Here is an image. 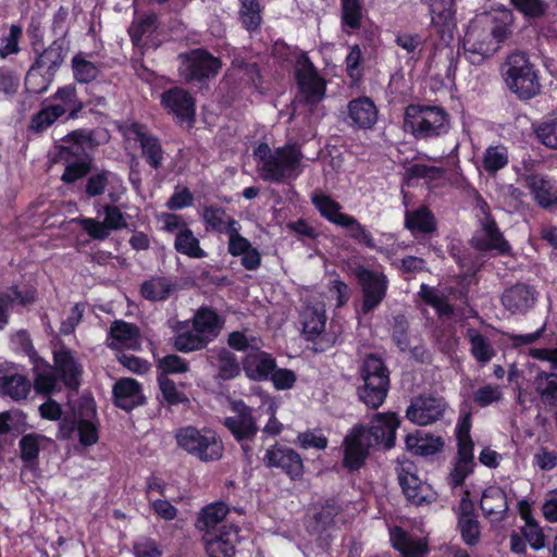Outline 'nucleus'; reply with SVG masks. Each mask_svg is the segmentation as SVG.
I'll use <instances>...</instances> for the list:
<instances>
[{"instance_id":"14","label":"nucleus","mask_w":557,"mask_h":557,"mask_svg":"<svg viewBox=\"0 0 557 557\" xmlns=\"http://www.w3.org/2000/svg\"><path fill=\"white\" fill-rule=\"evenodd\" d=\"M344 443V465L351 470L358 469L363 465L369 449L374 446L367 433V429L362 425L355 426L346 435Z\"/></svg>"},{"instance_id":"1","label":"nucleus","mask_w":557,"mask_h":557,"mask_svg":"<svg viewBox=\"0 0 557 557\" xmlns=\"http://www.w3.org/2000/svg\"><path fill=\"white\" fill-rule=\"evenodd\" d=\"M228 507L222 502H214L203 507L197 518L196 528L203 532V541L209 557H234L238 543V529L223 525L218 534L216 527L226 518Z\"/></svg>"},{"instance_id":"48","label":"nucleus","mask_w":557,"mask_h":557,"mask_svg":"<svg viewBox=\"0 0 557 557\" xmlns=\"http://www.w3.org/2000/svg\"><path fill=\"white\" fill-rule=\"evenodd\" d=\"M521 518L524 520V525L521 530L523 537L532 548L536 550L543 548L545 546V536L540 525L531 517L529 509L521 508Z\"/></svg>"},{"instance_id":"25","label":"nucleus","mask_w":557,"mask_h":557,"mask_svg":"<svg viewBox=\"0 0 557 557\" xmlns=\"http://www.w3.org/2000/svg\"><path fill=\"white\" fill-rule=\"evenodd\" d=\"M324 304L318 301L306 306L300 313L302 332L308 339H314L321 335L326 325Z\"/></svg>"},{"instance_id":"21","label":"nucleus","mask_w":557,"mask_h":557,"mask_svg":"<svg viewBox=\"0 0 557 557\" xmlns=\"http://www.w3.org/2000/svg\"><path fill=\"white\" fill-rule=\"evenodd\" d=\"M161 103L181 123L190 122L195 115V104L188 92L181 88H172L161 96Z\"/></svg>"},{"instance_id":"53","label":"nucleus","mask_w":557,"mask_h":557,"mask_svg":"<svg viewBox=\"0 0 557 557\" xmlns=\"http://www.w3.org/2000/svg\"><path fill=\"white\" fill-rule=\"evenodd\" d=\"M508 163V152L504 146L488 147L483 157V168L490 174H494Z\"/></svg>"},{"instance_id":"46","label":"nucleus","mask_w":557,"mask_h":557,"mask_svg":"<svg viewBox=\"0 0 557 557\" xmlns=\"http://www.w3.org/2000/svg\"><path fill=\"white\" fill-rule=\"evenodd\" d=\"M174 248L177 252L194 259H202L207 256L206 251L200 247L198 238L189 227L176 236Z\"/></svg>"},{"instance_id":"62","label":"nucleus","mask_w":557,"mask_h":557,"mask_svg":"<svg viewBox=\"0 0 557 557\" xmlns=\"http://www.w3.org/2000/svg\"><path fill=\"white\" fill-rule=\"evenodd\" d=\"M503 398L500 386L487 384L479 387L473 394V401L480 407H486Z\"/></svg>"},{"instance_id":"19","label":"nucleus","mask_w":557,"mask_h":557,"mask_svg":"<svg viewBox=\"0 0 557 557\" xmlns=\"http://www.w3.org/2000/svg\"><path fill=\"white\" fill-rule=\"evenodd\" d=\"M399 426V420L393 412L376 413L371 420L367 433L374 446L391 448L395 443V433Z\"/></svg>"},{"instance_id":"8","label":"nucleus","mask_w":557,"mask_h":557,"mask_svg":"<svg viewBox=\"0 0 557 557\" xmlns=\"http://www.w3.org/2000/svg\"><path fill=\"white\" fill-rule=\"evenodd\" d=\"M470 416L466 414L459 420L456 426L458 459L449 474V484L453 487L461 485L465 479L472 472L473 469V443L470 437Z\"/></svg>"},{"instance_id":"24","label":"nucleus","mask_w":557,"mask_h":557,"mask_svg":"<svg viewBox=\"0 0 557 557\" xmlns=\"http://www.w3.org/2000/svg\"><path fill=\"white\" fill-rule=\"evenodd\" d=\"M275 368V360L272 356L260 348L247 352L243 369L246 375L255 381L268 380Z\"/></svg>"},{"instance_id":"57","label":"nucleus","mask_w":557,"mask_h":557,"mask_svg":"<svg viewBox=\"0 0 557 557\" xmlns=\"http://www.w3.org/2000/svg\"><path fill=\"white\" fill-rule=\"evenodd\" d=\"M343 25L349 29H357L360 26L362 12L360 0H342Z\"/></svg>"},{"instance_id":"12","label":"nucleus","mask_w":557,"mask_h":557,"mask_svg":"<svg viewBox=\"0 0 557 557\" xmlns=\"http://www.w3.org/2000/svg\"><path fill=\"white\" fill-rule=\"evenodd\" d=\"M363 292L362 310L369 312L383 300L386 294V278L379 271H371L362 267L354 270Z\"/></svg>"},{"instance_id":"58","label":"nucleus","mask_w":557,"mask_h":557,"mask_svg":"<svg viewBox=\"0 0 557 557\" xmlns=\"http://www.w3.org/2000/svg\"><path fill=\"white\" fill-rule=\"evenodd\" d=\"M228 345L236 350H248L249 352L260 348L262 342L259 337L248 331H236L230 334Z\"/></svg>"},{"instance_id":"11","label":"nucleus","mask_w":557,"mask_h":557,"mask_svg":"<svg viewBox=\"0 0 557 557\" xmlns=\"http://www.w3.org/2000/svg\"><path fill=\"white\" fill-rule=\"evenodd\" d=\"M180 73L187 81L209 78L218 73L221 63L203 50H193L181 55Z\"/></svg>"},{"instance_id":"49","label":"nucleus","mask_w":557,"mask_h":557,"mask_svg":"<svg viewBox=\"0 0 557 557\" xmlns=\"http://www.w3.org/2000/svg\"><path fill=\"white\" fill-rule=\"evenodd\" d=\"M72 70L74 78L78 83H89L94 81L98 73V66L89 61L83 53H78L72 59Z\"/></svg>"},{"instance_id":"17","label":"nucleus","mask_w":557,"mask_h":557,"mask_svg":"<svg viewBox=\"0 0 557 557\" xmlns=\"http://www.w3.org/2000/svg\"><path fill=\"white\" fill-rule=\"evenodd\" d=\"M494 38L487 35V27L482 26L476 17L470 25L463 40V53L466 59L472 64H481L494 52H485L480 48L487 42H493Z\"/></svg>"},{"instance_id":"43","label":"nucleus","mask_w":557,"mask_h":557,"mask_svg":"<svg viewBox=\"0 0 557 557\" xmlns=\"http://www.w3.org/2000/svg\"><path fill=\"white\" fill-rule=\"evenodd\" d=\"M312 203L320 212V214L329 222L339 225L344 218L347 215L341 211V205L324 194H315L312 196Z\"/></svg>"},{"instance_id":"20","label":"nucleus","mask_w":557,"mask_h":557,"mask_svg":"<svg viewBox=\"0 0 557 557\" xmlns=\"http://www.w3.org/2000/svg\"><path fill=\"white\" fill-rule=\"evenodd\" d=\"M268 467L283 469L293 480L301 476L304 465L300 456L292 448L275 445L264 455Z\"/></svg>"},{"instance_id":"27","label":"nucleus","mask_w":557,"mask_h":557,"mask_svg":"<svg viewBox=\"0 0 557 557\" xmlns=\"http://www.w3.org/2000/svg\"><path fill=\"white\" fill-rule=\"evenodd\" d=\"M502 301L510 312L523 313L533 307L535 293L528 285L517 284L504 293Z\"/></svg>"},{"instance_id":"36","label":"nucleus","mask_w":557,"mask_h":557,"mask_svg":"<svg viewBox=\"0 0 557 557\" xmlns=\"http://www.w3.org/2000/svg\"><path fill=\"white\" fill-rule=\"evenodd\" d=\"M54 362L64 383L72 388L76 387L81 375V366L72 354L66 349H60L54 352Z\"/></svg>"},{"instance_id":"37","label":"nucleus","mask_w":557,"mask_h":557,"mask_svg":"<svg viewBox=\"0 0 557 557\" xmlns=\"http://www.w3.org/2000/svg\"><path fill=\"white\" fill-rule=\"evenodd\" d=\"M32 363L35 373L34 386L36 392L52 393L57 386V379L51 366L38 356H32Z\"/></svg>"},{"instance_id":"35","label":"nucleus","mask_w":557,"mask_h":557,"mask_svg":"<svg viewBox=\"0 0 557 557\" xmlns=\"http://www.w3.org/2000/svg\"><path fill=\"white\" fill-rule=\"evenodd\" d=\"M208 361L219 370V376L230 380L239 374V364L236 358L225 348H215L208 352Z\"/></svg>"},{"instance_id":"34","label":"nucleus","mask_w":557,"mask_h":557,"mask_svg":"<svg viewBox=\"0 0 557 557\" xmlns=\"http://www.w3.org/2000/svg\"><path fill=\"white\" fill-rule=\"evenodd\" d=\"M391 542L404 557H423L426 553V543L421 540H414L405 533L400 528L391 530Z\"/></svg>"},{"instance_id":"2","label":"nucleus","mask_w":557,"mask_h":557,"mask_svg":"<svg viewBox=\"0 0 557 557\" xmlns=\"http://www.w3.org/2000/svg\"><path fill=\"white\" fill-rule=\"evenodd\" d=\"M253 157L259 176L267 182L295 180L302 172L304 154L296 145L287 144L272 149L268 144H259Z\"/></svg>"},{"instance_id":"33","label":"nucleus","mask_w":557,"mask_h":557,"mask_svg":"<svg viewBox=\"0 0 557 557\" xmlns=\"http://www.w3.org/2000/svg\"><path fill=\"white\" fill-rule=\"evenodd\" d=\"M405 443L408 451L420 456L434 455L443 446V442L440 437L432 436L422 431L408 434Z\"/></svg>"},{"instance_id":"38","label":"nucleus","mask_w":557,"mask_h":557,"mask_svg":"<svg viewBox=\"0 0 557 557\" xmlns=\"http://www.w3.org/2000/svg\"><path fill=\"white\" fill-rule=\"evenodd\" d=\"M432 24L443 35L450 34L455 27L454 12L450 4L444 0H432L430 5Z\"/></svg>"},{"instance_id":"61","label":"nucleus","mask_w":557,"mask_h":557,"mask_svg":"<svg viewBox=\"0 0 557 557\" xmlns=\"http://www.w3.org/2000/svg\"><path fill=\"white\" fill-rule=\"evenodd\" d=\"M46 440L45 436L36 434L23 436L20 442L22 459L27 462H34L39 455L41 443Z\"/></svg>"},{"instance_id":"52","label":"nucleus","mask_w":557,"mask_h":557,"mask_svg":"<svg viewBox=\"0 0 557 557\" xmlns=\"http://www.w3.org/2000/svg\"><path fill=\"white\" fill-rule=\"evenodd\" d=\"M239 16L248 30L257 29L262 21L261 5L258 0H239Z\"/></svg>"},{"instance_id":"44","label":"nucleus","mask_w":557,"mask_h":557,"mask_svg":"<svg viewBox=\"0 0 557 557\" xmlns=\"http://www.w3.org/2000/svg\"><path fill=\"white\" fill-rule=\"evenodd\" d=\"M202 218L208 228L219 233H231L237 222L220 208L209 207L203 210Z\"/></svg>"},{"instance_id":"31","label":"nucleus","mask_w":557,"mask_h":557,"mask_svg":"<svg viewBox=\"0 0 557 557\" xmlns=\"http://www.w3.org/2000/svg\"><path fill=\"white\" fill-rule=\"evenodd\" d=\"M524 185L530 190L533 200L541 207H548L557 202V194L552 182L544 175L530 174L524 177Z\"/></svg>"},{"instance_id":"41","label":"nucleus","mask_w":557,"mask_h":557,"mask_svg":"<svg viewBox=\"0 0 557 557\" xmlns=\"http://www.w3.org/2000/svg\"><path fill=\"white\" fill-rule=\"evenodd\" d=\"M132 133L135 135V140L140 143L143 153L147 158V161L153 168H159L162 162V149L158 139L144 133L137 124L134 125Z\"/></svg>"},{"instance_id":"13","label":"nucleus","mask_w":557,"mask_h":557,"mask_svg":"<svg viewBox=\"0 0 557 557\" xmlns=\"http://www.w3.org/2000/svg\"><path fill=\"white\" fill-rule=\"evenodd\" d=\"M479 23L487 27V35L494 38V41L487 42L483 47L485 52H495L499 44L503 42L511 33L513 22L512 13L507 9L484 13L478 16ZM482 50V47L480 48Z\"/></svg>"},{"instance_id":"26","label":"nucleus","mask_w":557,"mask_h":557,"mask_svg":"<svg viewBox=\"0 0 557 557\" xmlns=\"http://www.w3.org/2000/svg\"><path fill=\"white\" fill-rule=\"evenodd\" d=\"M173 345L176 350L188 354L203 349L208 343L199 335L190 321L178 322L174 330Z\"/></svg>"},{"instance_id":"47","label":"nucleus","mask_w":557,"mask_h":557,"mask_svg":"<svg viewBox=\"0 0 557 557\" xmlns=\"http://www.w3.org/2000/svg\"><path fill=\"white\" fill-rule=\"evenodd\" d=\"M535 388L544 404L557 406V374L539 373L535 377Z\"/></svg>"},{"instance_id":"54","label":"nucleus","mask_w":557,"mask_h":557,"mask_svg":"<svg viewBox=\"0 0 557 557\" xmlns=\"http://www.w3.org/2000/svg\"><path fill=\"white\" fill-rule=\"evenodd\" d=\"M345 228L350 237L366 245L367 247H374V240L368 230L361 225L352 215L347 214L338 225Z\"/></svg>"},{"instance_id":"63","label":"nucleus","mask_w":557,"mask_h":557,"mask_svg":"<svg viewBox=\"0 0 557 557\" xmlns=\"http://www.w3.org/2000/svg\"><path fill=\"white\" fill-rule=\"evenodd\" d=\"M62 115V109H59L53 104L47 106L34 116L32 121V128L37 132L42 131L49 127L54 121H57Z\"/></svg>"},{"instance_id":"29","label":"nucleus","mask_w":557,"mask_h":557,"mask_svg":"<svg viewBox=\"0 0 557 557\" xmlns=\"http://www.w3.org/2000/svg\"><path fill=\"white\" fill-rule=\"evenodd\" d=\"M115 404L122 409L131 410L144 400L141 388L134 379H122L113 388Z\"/></svg>"},{"instance_id":"30","label":"nucleus","mask_w":557,"mask_h":557,"mask_svg":"<svg viewBox=\"0 0 557 557\" xmlns=\"http://www.w3.org/2000/svg\"><path fill=\"white\" fill-rule=\"evenodd\" d=\"M190 323L208 344L218 337L223 325L222 319L209 308H200Z\"/></svg>"},{"instance_id":"9","label":"nucleus","mask_w":557,"mask_h":557,"mask_svg":"<svg viewBox=\"0 0 557 557\" xmlns=\"http://www.w3.org/2000/svg\"><path fill=\"white\" fill-rule=\"evenodd\" d=\"M398 480L404 494L411 503L422 505L435 499V492L430 484L418 474L417 467L410 462H401L398 468Z\"/></svg>"},{"instance_id":"39","label":"nucleus","mask_w":557,"mask_h":557,"mask_svg":"<svg viewBox=\"0 0 557 557\" xmlns=\"http://www.w3.org/2000/svg\"><path fill=\"white\" fill-rule=\"evenodd\" d=\"M34 299L35 292L30 288L20 290L17 287H14L7 293H0V330L8 323V309L10 305L13 302L26 305L34 301Z\"/></svg>"},{"instance_id":"22","label":"nucleus","mask_w":557,"mask_h":557,"mask_svg":"<svg viewBox=\"0 0 557 557\" xmlns=\"http://www.w3.org/2000/svg\"><path fill=\"white\" fill-rule=\"evenodd\" d=\"M107 341L114 349L136 350L140 347V333L137 326L119 320L112 323Z\"/></svg>"},{"instance_id":"64","label":"nucleus","mask_w":557,"mask_h":557,"mask_svg":"<svg viewBox=\"0 0 557 557\" xmlns=\"http://www.w3.org/2000/svg\"><path fill=\"white\" fill-rule=\"evenodd\" d=\"M22 35V28L17 25L10 27L9 34L5 35L0 44V57L5 59L11 54H15L20 51L18 41Z\"/></svg>"},{"instance_id":"56","label":"nucleus","mask_w":557,"mask_h":557,"mask_svg":"<svg viewBox=\"0 0 557 557\" xmlns=\"http://www.w3.org/2000/svg\"><path fill=\"white\" fill-rule=\"evenodd\" d=\"M420 296L425 302L434 307L440 315L450 314L451 307L448 305L445 296L437 289L422 284L420 288Z\"/></svg>"},{"instance_id":"50","label":"nucleus","mask_w":557,"mask_h":557,"mask_svg":"<svg viewBox=\"0 0 557 557\" xmlns=\"http://www.w3.org/2000/svg\"><path fill=\"white\" fill-rule=\"evenodd\" d=\"M1 389L3 394L20 400L27 396L30 391V384L24 375L13 374L3 379Z\"/></svg>"},{"instance_id":"40","label":"nucleus","mask_w":557,"mask_h":557,"mask_svg":"<svg viewBox=\"0 0 557 557\" xmlns=\"http://www.w3.org/2000/svg\"><path fill=\"white\" fill-rule=\"evenodd\" d=\"M53 99L58 102L53 106L63 110V115L69 112L70 117H75L83 109V102L77 97L76 86L69 84L60 87L53 95Z\"/></svg>"},{"instance_id":"51","label":"nucleus","mask_w":557,"mask_h":557,"mask_svg":"<svg viewBox=\"0 0 557 557\" xmlns=\"http://www.w3.org/2000/svg\"><path fill=\"white\" fill-rule=\"evenodd\" d=\"M473 357L482 363L488 362L494 357V349L488 341L475 330L468 331Z\"/></svg>"},{"instance_id":"6","label":"nucleus","mask_w":557,"mask_h":557,"mask_svg":"<svg viewBox=\"0 0 557 557\" xmlns=\"http://www.w3.org/2000/svg\"><path fill=\"white\" fill-rule=\"evenodd\" d=\"M177 446L201 461H216L222 458L224 446L214 431L186 426L175 434Z\"/></svg>"},{"instance_id":"5","label":"nucleus","mask_w":557,"mask_h":557,"mask_svg":"<svg viewBox=\"0 0 557 557\" xmlns=\"http://www.w3.org/2000/svg\"><path fill=\"white\" fill-rule=\"evenodd\" d=\"M360 377L363 383L358 387L359 399L369 408H379L389 388V375L385 364L380 358L368 356L360 368Z\"/></svg>"},{"instance_id":"60","label":"nucleus","mask_w":557,"mask_h":557,"mask_svg":"<svg viewBox=\"0 0 557 557\" xmlns=\"http://www.w3.org/2000/svg\"><path fill=\"white\" fill-rule=\"evenodd\" d=\"M539 140L550 149H557V117L541 122L535 127Z\"/></svg>"},{"instance_id":"15","label":"nucleus","mask_w":557,"mask_h":557,"mask_svg":"<svg viewBox=\"0 0 557 557\" xmlns=\"http://www.w3.org/2000/svg\"><path fill=\"white\" fill-rule=\"evenodd\" d=\"M296 75L302 95L308 102H319L325 92V83L318 76L311 62L301 57L296 63Z\"/></svg>"},{"instance_id":"23","label":"nucleus","mask_w":557,"mask_h":557,"mask_svg":"<svg viewBox=\"0 0 557 557\" xmlns=\"http://www.w3.org/2000/svg\"><path fill=\"white\" fill-rule=\"evenodd\" d=\"M473 246L479 250H495L499 255L510 251L509 244L505 240L494 221L486 220L482 230L472 238Z\"/></svg>"},{"instance_id":"42","label":"nucleus","mask_w":557,"mask_h":557,"mask_svg":"<svg viewBox=\"0 0 557 557\" xmlns=\"http://www.w3.org/2000/svg\"><path fill=\"white\" fill-rule=\"evenodd\" d=\"M405 225L412 234L431 233L435 230V221L426 208L407 211Z\"/></svg>"},{"instance_id":"28","label":"nucleus","mask_w":557,"mask_h":557,"mask_svg":"<svg viewBox=\"0 0 557 557\" xmlns=\"http://www.w3.org/2000/svg\"><path fill=\"white\" fill-rule=\"evenodd\" d=\"M348 115L355 126L371 128L376 123L377 110L371 99L363 97L349 102Z\"/></svg>"},{"instance_id":"18","label":"nucleus","mask_w":557,"mask_h":557,"mask_svg":"<svg viewBox=\"0 0 557 557\" xmlns=\"http://www.w3.org/2000/svg\"><path fill=\"white\" fill-rule=\"evenodd\" d=\"M233 416L225 418L224 424L238 440L251 438L257 433V424L251 414V409L243 401L232 403Z\"/></svg>"},{"instance_id":"4","label":"nucleus","mask_w":557,"mask_h":557,"mask_svg":"<svg viewBox=\"0 0 557 557\" xmlns=\"http://www.w3.org/2000/svg\"><path fill=\"white\" fill-rule=\"evenodd\" d=\"M503 76L509 90L521 99H530L540 92L537 72L523 52L508 55L503 66Z\"/></svg>"},{"instance_id":"55","label":"nucleus","mask_w":557,"mask_h":557,"mask_svg":"<svg viewBox=\"0 0 557 557\" xmlns=\"http://www.w3.org/2000/svg\"><path fill=\"white\" fill-rule=\"evenodd\" d=\"M157 26V16L154 14H149L134 22L129 27V36L134 45H140L145 37L149 36L156 30Z\"/></svg>"},{"instance_id":"45","label":"nucleus","mask_w":557,"mask_h":557,"mask_svg":"<svg viewBox=\"0 0 557 557\" xmlns=\"http://www.w3.org/2000/svg\"><path fill=\"white\" fill-rule=\"evenodd\" d=\"M174 290L173 283L165 277H153L146 281L141 286V295L150 301L166 299Z\"/></svg>"},{"instance_id":"59","label":"nucleus","mask_w":557,"mask_h":557,"mask_svg":"<svg viewBox=\"0 0 557 557\" xmlns=\"http://www.w3.org/2000/svg\"><path fill=\"white\" fill-rule=\"evenodd\" d=\"M109 183H116L120 186V177L111 172H101L91 175L86 185V193L94 197L106 191Z\"/></svg>"},{"instance_id":"10","label":"nucleus","mask_w":557,"mask_h":557,"mask_svg":"<svg viewBox=\"0 0 557 557\" xmlns=\"http://www.w3.org/2000/svg\"><path fill=\"white\" fill-rule=\"evenodd\" d=\"M103 212L102 222L92 218H75L71 222L79 224L92 239L103 240L109 237L111 231L126 226L125 215L119 207L107 205Z\"/></svg>"},{"instance_id":"16","label":"nucleus","mask_w":557,"mask_h":557,"mask_svg":"<svg viewBox=\"0 0 557 557\" xmlns=\"http://www.w3.org/2000/svg\"><path fill=\"white\" fill-rule=\"evenodd\" d=\"M444 410L445 403L442 398L419 396L411 401L406 416L418 425H428L438 420Z\"/></svg>"},{"instance_id":"7","label":"nucleus","mask_w":557,"mask_h":557,"mask_svg":"<svg viewBox=\"0 0 557 557\" xmlns=\"http://www.w3.org/2000/svg\"><path fill=\"white\" fill-rule=\"evenodd\" d=\"M59 437L62 440L78 438L83 446H91L98 442L96 410L91 401H85L72 417L60 421Z\"/></svg>"},{"instance_id":"3","label":"nucleus","mask_w":557,"mask_h":557,"mask_svg":"<svg viewBox=\"0 0 557 557\" xmlns=\"http://www.w3.org/2000/svg\"><path fill=\"white\" fill-rule=\"evenodd\" d=\"M404 128L417 139L444 135L449 129V117L441 107L411 104L406 108Z\"/></svg>"},{"instance_id":"32","label":"nucleus","mask_w":557,"mask_h":557,"mask_svg":"<svg viewBox=\"0 0 557 557\" xmlns=\"http://www.w3.org/2000/svg\"><path fill=\"white\" fill-rule=\"evenodd\" d=\"M481 508L493 520L503 519L507 511L508 502L505 492L498 486H488L481 498Z\"/></svg>"}]
</instances>
